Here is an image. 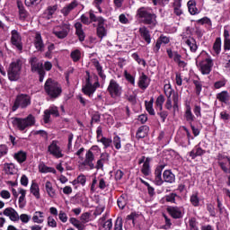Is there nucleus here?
<instances>
[{
  "label": "nucleus",
  "instance_id": "nucleus-1",
  "mask_svg": "<svg viewBox=\"0 0 230 230\" xmlns=\"http://www.w3.org/2000/svg\"><path fill=\"white\" fill-rule=\"evenodd\" d=\"M22 59H15L13 61L8 67L7 76L10 82H17L21 78V73L22 71Z\"/></svg>",
  "mask_w": 230,
  "mask_h": 230
},
{
  "label": "nucleus",
  "instance_id": "nucleus-2",
  "mask_svg": "<svg viewBox=\"0 0 230 230\" xmlns=\"http://www.w3.org/2000/svg\"><path fill=\"white\" fill-rule=\"evenodd\" d=\"M45 92L50 98H58L62 94V87L58 83L51 78L48 79L45 83Z\"/></svg>",
  "mask_w": 230,
  "mask_h": 230
},
{
  "label": "nucleus",
  "instance_id": "nucleus-3",
  "mask_svg": "<svg viewBox=\"0 0 230 230\" xmlns=\"http://www.w3.org/2000/svg\"><path fill=\"white\" fill-rule=\"evenodd\" d=\"M31 105V97L26 93H19L12 107L13 112H15L17 109H26Z\"/></svg>",
  "mask_w": 230,
  "mask_h": 230
},
{
  "label": "nucleus",
  "instance_id": "nucleus-4",
  "mask_svg": "<svg viewBox=\"0 0 230 230\" xmlns=\"http://www.w3.org/2000/svg\"><path fill=\"white\" fill-rule=\"evenodd\" d=\"M12 123L14 127H17L19 130H24L25 128H28V127H33V125H35V117L30 114L24 119L13 118Z\"/></svg>",
  "mask_w": 230,
  "mask_h": 230
},
{
  "label": "nucleus",
  "instance_id": "nucleus-5",
  "mask_svg": "<svg viewBox=\"0 0 230 230\" xmlns=\"http://www.w3.org/2000/svg\"><path fill=\"white\" fill-rule=\"evenodd\" d=\"M69 31H71V24L67 22L61 23L53 30V33L58 39H66L69 35Z\"/></svg>",
  "mask_w": 230,
  "mask_h": 230
},
{
  "label": "nucleus",
  "instance_id": "nucleus-6",
  "mask_svg": "<svg viewBox=\"0 0 230 230\" xmlns=\"http://www.w3.org/2000/svg\"><path fill=\"white\" fill-rule=\"evenodd\" d=\"M48 152L56 159H62L64 157V153H62V148L58 146V141L54 140L52 141L49 146H48Z\"/></svg>",
  "mask_w": 230,
  "mask_h": 230
},
{
  "label": "nucleus",
  "instance_id": "nucleus-7",
  "mask_svg": "<svg viewBox=\"0 0 230 230\" xmlns=\"http://www.w3.org/2000/svg\"><path fill=\"white\" fill-rule=\"evenodd\" d=\"M217 164L224 173L230 174V156L218 155Z\"/></svg>",
  "mask_w": 230,
  "mask_h": 230
},
{
  "label": "nucleus",
  "instance_id": "nucleus-8",
  "mask_svg": "<svg viewBox=\"0 0 230 230\" xmlns=\"http://www.w3.org/2000/svg\"><path fill=\"white\" fill-rule=\"evenodd\" d=\"M121 86H119L118 82H116L114 79H111L108 86V93L111 98H119V96H121Z\"/></svg>",
  "mask_w": 230,
  "mask_h": 230
},
{
  "label": "nucleus",
  "instance_id": "nucleus-9",
  "mask_svg": "<svg viewBox=\"0 0 230 230\" xmlns=\"http://www.w3.org/2000/svg\"><path fill=\"white\" fill-rule=\"evenodd\" d=\"M200 71L203 75H209L211 69L213 68V59L211 58H207L201 62H199Z\"/></svg>",
  "mask_w": 230,
  "mask_h": 230
},
{
  "label": "nucleus",
  "instance_id": "nucleus-10",
  "mask_svg": "<svg viewBox=\"0 0 230 230\" xmlns=\"http://www.w3.org/2000/svg\"><path fill=\"white\" fill-rule=\"evenodd\" d=\"M51 116H54L55 118H58V116H60V113H58V108L57 106H50L48 110H45L43 115L44 123H49V119Z\"/></svg>",
  "mask_w": 230,
  "mask_h": 230
},
{
  "label": "nucleus",
  "instance_id": "nucleus-11",
  "mask_svg": "<svg viewBox=\"0 0 230 230\" xmlns=\"http://www.w3.org/2000/svg\"><path fill=\"white\" fill-rule=\"evenodd\" d=\"M167 212L175 219L182 218V217H184V208L182 207H168Z\"/></svg>",
  "mask_w": 230,
  "mask_h": 230
},
{
  "label": "nucleus",
  "instance_id": "nucleus-12",
  "mask_svg": "<svg viewBox=\"0 0 230 230\" xmlns=\"http://www.w3.org/2000/svg\"><path fill=\"white\" fill-rule=\"evenodd\" d=\"M82 165L88 166L90 170H94V153L91 149L86 152Z\"/></svg>",
  "mask_w": 230,
  "mask_h": 230
},
{
  "label": "nucleus",
  "instance_id": "nucleus-13",
  "mask_svg": "<svg viewBox=\"0 0 230 230\" xmlns=\"http://www.w3.org/2000/svg\"><path fill=\"white\" fill-rule=\"evenodd\" d=\"M166 164H162L160 165H158L155 171V182L156 186H162V184L164 182V181H163V170H164Z\"/></svg>",
  "mask_w": 230,
  "mask_h": 230
},
{
  "label": "nucleus",
  "instance_id": "nucleus-14",
  "mask_svg": "<svg viewBox=\"0 0 230 230\" xmlns=\"http://www.w3.org/2000/svg\"><path fill=\"white\" fill-rule=\"evenodd\" d=\"M31 70L32 73H40L44 71V65L39 61L37 58H31L30 59Z\"/></svg>",
  "mask_w": 230,
  "mask_h": 230
},
{
  "label": "nucleus",
  "instance_id": "nucleus-15",
  "mask_svg": "<svg viewBox=\"0 0 230 230\" xmlns=\"http://www.w3.org/2000/svg\"><path fill=\"white\" fill-rule=\"evenodd\" d=\"M12 37H11V42L13 46H15L17 49L21 51L22 49V43L21 42V35H19V32L16 30L12 31Z\"/></svg>",
  "mask_w": 230,
  "mask_h": 230
},
{
  "label": "nucleus",
  "instance_id": "nucleus-16",
  "mask_svg": "<svg viewBox=\"0 0 230 230\" xmlns=\"http://www.w3.org/2000/svg\"><path fill=\"white\" fill-rule=\"evenodd\" d=\"M138 31L141 39H143L146 44H150V42H152V36L150 35V31L148 28L145 26L140 27Z\"/></svg>",
  "mask_w": 230,
  "mask_h": 230
},
{
  "label": "nucleus",
  "instance_id": "nucleus-17",
  "mask_svg": "<svg viewBox=\"0 0 230 230\" xmlns=\"http://www.w3.org/2000/svg\"><path fill=\"white\" fill-rule=\"evenodd\" d=\"M34 48L37 49V51H44L45 45L44 41L42 40V36L40 33L37 32L34 37Z\"/></svg>",
  "mask_w": 230,
  "mask_h": 230
},
{
  "label": "nucleus",
  "instance_id": "nucleus-18",
  "mask_svg": "<svg viewBox=\"0 0 230 230\" xmlns=\"http://www.w3.org/2000/svg\"><path fill=\"white\" fill-rule=\"evenodd\" d=\"M3 214L5 217H9L10 220L13 222H17L19 220V213L15 211L13 208H7L4 210Z\"/></svg>",
  "mask_w": 230,
  "mask_h": 230
},
{
  "label": "nucleus",
  "instance_id": "nucleus-19",
  "mask_svg": "<svg viewBox=\"0 0 230 230\" xmlns=\"http://www.w3.org/2000/svg\"><path fill=\"white\" fill-rule=\"evenodd\" d=\"M75 35H77L80 42L85 40V32H84V26L80 22L75 23Z\"/></svg>",
  "mask_w": 230,
  "mask_h": 230
},
{
  "label": "nucleus",
  "instance_id": "nucleus-20",
  "mask_svg": "<svg viewBox=\"0 0 230 230\" xmlns=\"http://www.w3.org/2000/svg\"><path fill=\"white\" fill-rule=\"evenodd\" d=\"M58 8V6L57 5L49 6L42 14L43 19H47V21H49V19H53V15H55V12H57Z\"/></svg>",
  "mask_w": 230,
  "mask_h": 230
},
{
  "label": "nucleus",
  "instance_id": "nucleus-21",
  "mask_svg": "<svg viewBox=\"0 0 230 230\" xmlns=\"http://www.w3.org/2000/svg\"><path fill=\"white\" fill-rule=\"evenodd\" d=\"M76 6H78V1L74 0L72 3H70L68 5L65 6L61 10V13H63L65 17H67V15H69V13H71V12H73V10L76 8Z\"/></svg>",
  "mask_w": 230,
  "mask_h": 230
},
{
  "label": "nucleus",
  "instance_id": "nucleus-22",
  "mask_svg": "<svg viewBox=\"0 0 230 230\" xmlns=\"http://www.w3.org/2000/svg\"><path fill=\"white\" fill-rule=\"evenodd\" d=\"M148 85H150V79L148 78V76H146V75L142 74L138 80V87L145 91V89H146Z\"/></svg>",
  "mask_w": 230,
  "mask_h": 230
},
{
  "label": "nucleus",
  "instance_id": "nucleus-23",
  "mask_svg": "<svg viewBox=\"0 0 230 230\" xmlns=\"http://www.w3.org/2000/svg\"><path fill=\"white\" fill-rule=\"evenodd\" d=\"M204 154H206V150L202 149V147H200V143L196 146L194 147V149L192 151H190V155L191 157V159H195V157H199L200 155H204Z\"/></svg>",
  "mask_w": 230,
  "mask_h": 230
},
{
  "label": "nucleus",
  "instance_id": "nucleus-24",
  "mask_svg": "<svg viewBox=\"0 0 230 230\" xmlns=\"http://www.w3.org/2000/svg\"><path fill=\"white\" fill-rule=\"evenodd\" d=\"M45 190L49 197H50L51 199H55V197H57V190H55V189L53 188V183H51V181H47L45 182Z\"/></svg>",
  "mask_w": 230,
  "mask_h": 230
},
{
  "label": "nucleus",
  "instance_id": "nucleus-25",
  "mask_svg": "<svg viewBox=\"0 0 230 230\" xmlns=\"http://www.w3.org/2000/svg\"><path fill=\"white\" fill-rule=\"evenodd\" d=\"M185 43L187 44V46H189L191 53H197V49H199V46L197 45V40L194 38H191V37L188 38L185 40Z\"/></svg>",
  "mask_w": 230,
  "mask_h": 230
},
{
  "label": "nucleus",
  "instance_id": "nucleus-26",
  "mask_svg": "<svg viewBox=\"0 0 230 230\" xmlns=\"http://www.w3.org/2000/svg\"><path fill=\"white\" fill-rule=\"evenodd\" d=\"M217 99L222 103H226L227 105L230 102L229 93H227V91H223L217 94Z\"/></svg>",
  "mask_w": 230,
  "mask_h": 230
},
{
  "label": "nucleus",
  "instance_id": "nucleus-27",
  "mask_svg": "<svg viewBox=\"0 0 230 230\" xmlns=\"http://www.w3.org/2000/svg\"><path fill=\"white\" fill-rule=\"evenodd\" d=\"M144 24H149L151 26H155L157 24V16L154 13H150L145 20H143Z\"/></svg>",
  "mask_w": 230,
  "mask_h": 230
},
{
  "label": "nucleus",
  "instance_id": "nucleus-28",
  "mask_svg": "<svg viewBox=\"0 0 230 230\" xmlns=\"http://www.w3.org/2000/svg\"><path fill=\"white\" fill-rule=\"evenodd\" d=\"M92 63L94 66V67L96 68L99 76H101V78L102 80H105L106 75H105V74H103V67L102 66V65H100V61H98V59H96V58H93L92 60Z\"/></svg>",
  "mask_w": 230,
  "mask_h": 230
},
{
  "label": "nucleus",
  "instance_id": "nucleus-29",
  "mask_svg": "<svg viewBox=\"0 0 230 230\" xmlns=\"http://www.w3.org/2000/svg\"><path fill=\"white\" fill-rule=\"evenodd\" d=\"M163 178L164 182H169V184H172L175 181V174H173L171 170H165L164 172Z\"/></svg>",
  "mask_w": 230,
  "mask_h": 230
},
{
  "label": "nucleus",
  "instance_id": "nucleus-30",
  "mask_svg": "<svg viewBox=\"0 0 230 230\" xmlns=\"http://www.w3.org/2000/svg\"><path fill=\"white\" fill-rule=\"evenodd\" d=\"M151 12L152 11L147 7H140L137 11V17L142 19V21H145L146 16H148Z\"/></svg>",
  "mask_w": 230,
  "mask_h": 230
},
{
  "label": "nucleus",
  "instance_id": "nucleus-31",
  "mask_svg": "<svg viewBox=\"0 0 230 230\" xmlns=\"http://www.w3.org/2000/svg\"><path fill=\"white\" fill-rule=\"evenodd\" d=\"M89 15H90L91 22H98V24H105V19H103V17L102 16H96V14H94V11L90 10Z\"/></svg>",
  "mask_w": 230,
  "mask_h": 230
},
{
  "label": "nucleus",
  "instance_id": "nucleus-32",
  "mask_svg": "<svg viewBox=\"0 0 230 230\" xmlns=\"http://www.w3.org/2000/svg\"><path fill=\"white\" fill-rule=\"evenodd\" d=\"M146 136H148V127L141 126L138 128L136 137H137V139H143V137H146Z\"/></svg>",
  "mask_w": 230,
  "mask_h": 230
},
{
  "label": "nucleus",
  "instance_id": "nucleus-33",
  "mask_svg": "<svg viewBox=\"0 0 230 230\" xmlns=\"http://www.w3.org/2000/svg\"><path fill=\"white\" fill-rule=\"evenodd\" d=\"M187 6L189 8L190 15H197V13H199V9L197 8V2H195V0H190L187 3Z\"/></svg>",
  "mask_w": 230,
  "mask_h": 230
},
{
  "label": "nucleus",
  "instance_id": "nucleus-34",
  "mask_svg": "<svg viewBox=\"0 0 230 230\" xmlns=\"http://www.w3.org/2000/svg\"><path fill=\"white\" fill-rule=\"evenodd\" d=\"M95 91L96 87H94L93 84H90L89 80H87L85 86L83 87V93L88 96H91V94H94Z\"/></svg>",
  "mask_w": 230,
  "mask_h": 230
},
{
  "label": "nucleus",
  "instance_id": "nucleus-35",
  "mask_svg": "<svg viewBox=\"0 0 230 230\" xmlns=\"http://www.w3.org/2000/svg\"><path fill=\"white\" fill-rule=\"evenodd\" d=\"M39 170L41 173H57L53 167H48L44 163L39 164Z\"/></svg>",
  "mask_w": 230,
  "mask_h": 230
},
{
  "label": "nucleus",
  "instance_id": "nucleus-36",
  "mask_svg": "<svg viewBox=\"0 0 230 230\" xmlns=\"http://www.w3.org/2000/svg\"><path fill=\"white\" fill-rule=\"evenodd\" d=\"M17 6L19 9L20 19H22V21H24V19H26V17H28V11H26V9H24V5L22 4V2L18 1Z\"/></svg>",
  "mask_w": 230,
  "mask_h": 230
},
{
  "label": "nucleus",
  "instance_id": "nucleus-37",
  "mask_svg": "<svg viewBox=\"0 0 230 230\" xmlns=\"http://www.w3.org/2000/svg\"><path fill=\"white\" fill-rule=\"evenodd\" d=\"M32 222L34 224H42L44 222V213L40 211L34 212Z\"/></svg>",
  "mask_w": 230,
  "mask_h": 230
},
{
  "label": "nucleus",
  "instance_id": "nucleus-38",
  "mask_svg": "<svg viewBox=\"0 0 230 230\" xmlns=\"http://www.w3.org/2000/svg\"><path fill=\"white\" fill-rule=\"evenodd\" d=\"M185 119L189 123H193V121H195V115H193V113L191 112V107L190 106L186 107Z\"/></svg>",
  "mask_w": 230,
  "mask_h": 230
},
{
  "label": "nucleus",
  "instance_id": "nucleus-39",
  "mask_svg": "<svg viewBox=\"0 0 230 230\" xmlns=\"http://www.w3.org/2000/svg\"><path fill=\"white\" fill-rule=\"evenodd\" d=\"M31 193L37 199H40V189L39 188V184L32 182L31 186Z\"/></svg>",
  "mask_w": 230,
  "mask_h": 230
},
{
  "label": "nucleus",
  "instance_id": "nucleus-40",
  "mask_svg": "<svg viewBox=\"0 0 230 230\" xmlns=\"http://www.w3.org/2000/svg\"><path fill=\"white\" fill-rule=\"evenodd\" d=\"M105 23H99L97 27V35L99 39H102L107 35V31L105 30L104 27Z\"/></svg>",
  "mask_w": 230,
  "mask_h": 230
},
{
  "label": "nucleus",
  "instance_id": "nucleus-41",
  "mask_svg": "<svg viewBox=\"0 0 230 230\" xmlns=\"http://www.w3.org/2000/svg\"><path fill=\"white\" fill-rule=\"evenodd\" d=\"M4 170L7 175H13L15 173V165L13 164H5L4 166Z\"/></svg>",
  "mask_w": 230,
  "mask_h": 230
},
{
  "label": "nucleus",
  "instance_id": "nucleus-42",
  "mask_svg": "<svg viewBox=\"0 0 230 230\" xmlns=\"http://www.w3.org/2000/svg\"><path fill=\"white\" fill-rule=\"evenodd\" d=\"M213 49L217 55L220 54V51L222 49V40L220 38H217L216 41L213 45Z\"/></svg>",
  "mask_w": 230,
  "mask_h": 230
},
{
  "label": "nucleus",
  "instance_id": "nucleus-43",
  "mask_svg": "<svg viewBox=\"0 0 230 230\" xmlns=\"http://www.w3.org/2000/svg\"><path fill=\"white\" fill-rule=\"evenodd\" d=\"M112 229V219H108L104 223L100 224V230H111Z\"/></svg>",
  "mask_w": 230,
  "mask_h": 230
},
{
  "label": "nucleus",
  "instance_id": "nucleus-44",
  "mask_svg": "<svg viewBox=\"0 0 230 230\" xmlns=\"http://www.w3.org/2000/svg\"><path fill=\"white\" fill-rule=\"evenodd\" d=\"M70 224H73L75 227L78 230H84V224H82L78 219L75 217H71L69 219Z\"/></svg>",
  "mask_w": 230,
  "mask_h": 230
},
{
  "label": "nucleus",
  "instance_id": "nucleus-45",
  "mask_svg": "<svg viewBox=\"0 0 230 230\" xmlns=\"http://www.w3.org/2000/svg\"><path fill=\"white\" fill-rule=\"evenodd\" d=\"M14 159H16L18 163H24V161H26V154L22 151H19L14 154Z\"/></svg>",
  "mask_w": 230,
  "mask_h": 230
},
{
  "label": "nucleus",
  "instance_id": "nucleus-46",
  "mask_svg": "<svg viewBox=\"0 0 230 230\" xmlns=\"http://www.w3.org/2000/svg\"><path fill=\"white\" fill-rule=\"evenodd\" d=\"M190 203L195 208H199L200 204V199H199V194L195 193L190 196Z\"/></svg>",
  "mask_w": 230,
  "mask_h": 230
},
{
  "label": "nucleus",
  "instance_id": "nucleus-47",
  "mask_svg": "<svg viewBox=\"0 0 230 230\" xmlns=\"http://www.w3.org/2000/svg\"><path fill=\"white\" fill-rule=\"evenodd\" d=\"M146 109L151 116H155V111L154 110V101H150L149 102H146Z\"/></svg>",
  "mask_w": 230,
  "mask_h": 230
},
{
  "label": "nucleus",
  "instance_id": "nucleus-48",
  "mask_svg": "<svg viewBox=\"0 0 230 230\" xmlns=\"http://www.w3.org/2000/svg\"><path fill=\"white\" fill-rule=\"evenodd\" d=\"M70 57L73 59L74 62H78V60H80V58L82 57V53L80 52L79 49H75V50L71 52Z\"/></svg>",
  "mask_w": 230,
  "mask_h": 230
},
{
  "label": "nucleus",
  "instance_id": "nucleus-49",
  "mask_svg": "<svg viewBox=\"0 0 230 230\" xmlns=\"http://www.w3.org/2000/svg\"><path fill=\"white\" fill-rule=\"evenodd\" d=\"M164 94L165 96H167V98H172V94L173 93V90L172 89V84H167L164 86Z\"/></svg>",
  "mask_w": 230,
  "mask_h": 230
},
{
  "label": "nucleus",
  "instance_id": "nucleus-50",
  "mask_svg": "<svg viewBox=\"0 0 230 230\" xmlns=\"http://www.w3.org/2000/svg\"><path fill=\"white\" fill-rule=\"evenodd\" d=\"M193 84L195 85L196 94L199 96L200 93H202V83L199 80H193Z\"/></svg>",
  "mask_w": 230,
  "mask_h": 230
},
{
  "label": "nucleus",
  "instance_id": "nucleus-51",
  "mask_svg": "<svg viewBox=\"0 0 230 230\" xmlns=\"http://www.w3.org/2000/svg\"><path fill=\"white\" fill-rule=\"evenodd\" d=\"M99 141H100V143H102L104 148H109V146H111V145H112V139L107 138L105 137H102Z\"/></svg>",
  "mask_w": 230,
  "mask_h": 230
},
{
  "label": "nucleus",
  "instance_id": "nucleus-52",
  "mask_svg": "<svg viewBox=\"0 0 230 230\" xmlns=\"http://www.w3.org/2000/svg\"><path fill=\"white\" fill-rule=\"evenodd\" d=\"M164 103V96L159 95L156 99L155 104L159 111H163V104Z\"/></svg>",
  "mask_w": 230,
  "mask_h": 230
},
{
  "label": "nucleus",
  "instance_id": "nucleus-53",
  "mask_svg": "<svg viewBox=\"0 0 230 230\" xmlns=\"http://www.w3.org/2000/svg\"><path fill=\"white\" fill-rule=\"evenodd\" d=\"M198 222L195 217H192L189 221V226L190 230H199Z\"/></svg>",
  "mask_w": 230,
  "mask_h": 230
},
{
  "label": "nucleus",
  "instance_id": "nucleus-54",
  "mask_svg": "<svg viewBox=\"0 0 230 230\" xmlns=\"http://www.w3.org/2000/svg\"><path fill=\"white\" fill-rule=\"evenodd\" d=\"M132 58H134V60H136V62H137V64H139L140 66H146V61H145V59L139 58V55H137V53H134L132 55Z\"/></svg>",
  "mask_w": 230,
  "mask_h": 230
},
{
  "label": "nucleus",
  "instance_id": "nucleus-55",
  "mask_svg": "<svg viewBox=\"0 0 230 230\" xmlns=\"http://www.w3.org/2000/svg\"><path fill=\"white\" fill-rule=\"evenodd\" d=\"M113 145L116 150H119L121 148V137H119V136H115L113 137Z\"/></svg>",
  "mask_w": 230,
  "mask_h": 230
},
{
  "label": "nucleus",
  "instance_id": "nucleus-56",
  "mask_svg": "<svg viewBox=\"0 0 230 230\" xmlns=\"http://www.w3.org/2000/svg\"><path fill=\"white\" fill-rule=\"evenodd\" d=\"M141 172L143 173V175H146V177L150 175L152 173V171L150 170V165L144 164L141 169Z\"/></svg>",
  "mask_w": 230,
  "mask_h": 230
},
{
  "label": "nucleus",
  "instance_id": "nucleus-57",
  "mask_svg": "<svg viewBox=\"0 0 230 230\" xmlns=\"http://www.w3.org/2000/svg\"><path fill=\"white\" fill-rule=\"evenodd\" d=\"M226 84L227 81L226 79H222L214 83V88L216 89H222V87H226Z\"/></svg>",
  "mask_w": 230,
  "mask_h": 230
},
{
  "label": "nucleus",
  "instance_id": "nucleus-58",
  "mask_svg": "<svg viewBox=\"0 0 230 230\" xmlns=\"http://www.w3.org/2000/svg\"><path fill=\"white\" fill-rule=\"evenodd\" d=\"M114 230H123V219L120 217H118L115 226H114Z\"/></svg>",
  "mask_w": 230,
  "mask_h": 230
},
{
  "label": "nucleus",
  "instance_id": "nucleus-59",
  "mask_svg": "<svg viewBox=\"0 0 230 230\" xmlns=\"http://www.w3.org/2000/svg\"><path fill=\"white\" fill-rule=\"evenodd\" d=\"M117 204H118L119 209H125V206H127V201L125 200V198L120 197L118 199Z\"/></svg>",
  "mask_w": 230,
  "mask_h": 230
},
{
  "label": "nucleus",
  "instance_id": "nucleus-60",
  "mask_svg": "<svg viewBox=\"0 0 230 230\" xmlns=\"http://www.w3.org/2000/svg\"><path fill=\"white\" fill-rule=\"evenodd\" d=\"M58 218L61 222H63V224H66V222H67V214L61 210L59 211Z\"/></svg>",
  "mask_w": 230,
  "mask_h": 230
},
{
  "label": "nucleus",
  "instance_id": "nucleus-61",
  "mask_svg": "<svg viewBox=\"0 0 230 230\" xmlns=\"http://www.w3.org/2000/svg\"><path fill=\"white\" fill-rule=\"evenodd\" d=\"M175 197H177V194L171 193L165 197L166 202H172V204H175Z\"/></svg>",
  "mask_w": 230,
  "mask_h": 230
},
{
  "label": "nucleus",
  "instance_id": "nucleus-62",
  "mask_svg": "<svg viewBox=\"0 0 230 230\" xmlns=\"http://www.w3.org/2000/svg\"><path fill=\"white\" fill-rule=\"evenodd\" d=\"M102 211H105V205L101 204V205L97 206V208L94 211V215L100 216Z\"/></svg>",
  "mask_w": 230,
  "mask_h": 230
},
{
  "label": "nucleus",
  "instance_id": "nucleus-63",
  "mask_svg": "<svg viewBox=\"0 0 230 230\" xmlns=\"http://www.w3.org/2000/svg\"><path fill=\"white\" fill-rule=\"evenodd\" d=\"M220 118L223 119V121H229L230 115L227 111H224L220 112Z\"/></svg>",
  "mask_w": 230,
  "mask_h": 230
},
{
  "label": "nucleus",
  "instance_id": "nucleus-64",
  "mask_svg": "<svg viewBox=\"0 0 230 230\" xmlns=\"http://www.w3.org/2000/svg\"><path fill=\"white\" fill-rule=\"evenodd\" d=\"M48 226L49 227H57V221L53 217H48Z\"/></svg>",
  "mask_w": 230,
  "mask_h": 230
}]
</instances>
